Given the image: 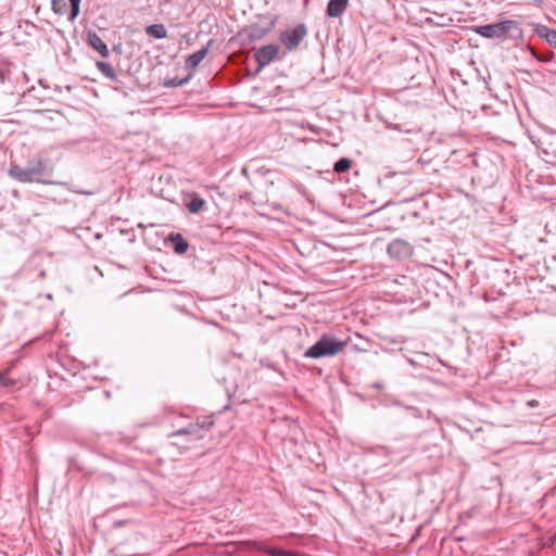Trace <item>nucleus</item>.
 <instances>
[{
    "mask_svg": "<svg viewBox=\"0 0 556 556\" xmlns=\"http://www.w3.org/2000/svg\"><path fill=\"white\" fill-rule=\"evenodd\" d=\"M514 31L521 34L518 22L513 20L475 27L476 34L489 39L505 38L508 35L513 36Z\"/></svg>",
    "mask_w": 556,
    "mask_h": 556,
    "instance_id": "obj_3",
    "label": "nucleus"
},
{
    "mask_svg": "<svg viewBox=\"0 0 556 556\" xmlns=\"http://www.w3.org/2000/svg\"><path fill=\"white\" fill-rule=\"evenodd\" d=\"M146 34L155 39H163L167 31L163 24H152L146 27Z\"/></svg>",
    "mask_w": 556,
    "mask_h": 556,
    "instance_id": "obj_15",
    "label": "nucleus"
},
{
    "mask_svg": "<svg viewBox=\"0 0 556 556\" xmlns=\"http://www.w3.org/2000/svg\"><path fill=\"white\" fill-rule=\"evenodd\" d=\"M97 68L110 80H116V73L110 63L98 61L96 63Z\"/></svg>",
    "mask_w": 556,
    "mask_h": 556,
    "instance_id": "obj_16",
    "label": "nucleus"
},
{
    "mask_svg": "<svg viewBox=\"0 0 556 556\" xmlns=\"http://www.w3.org/2000/svg\"><path fill=\"white\" fill-rule=\"evenodd\" d=\"M68 1L71 3V13H70L68 20L73 22L79 14L80 0H68Z\"/></svg>",
    "mask_w": 556,
    "mask_h": 556,
    "instance_id": "obj_21",
    "label": "nucleus"
},
{
    "mask_svg": "<svg viewBox=\"0 0 556 556\" xmlns=\"http://www.w3.org/2000/svg\"><path fill=\"white\" fill-rule=\"evenodd\" d=\"M213 426L214 420L212 417H202L198 418L195 422L189 424L188 426L170 433L169 437L173 438L187 435L190 437L191 440H201L206 435Z\"/></svg>",
    "mask_w": 556,
    "mask_h": 556,
    "instance_id": "obj_4",
    "label": "nucleus"
},
{
    "mask_svg": "<svg viewBox=\"0 0 556 556\" xmlns=\"http://www.w3.org/2000/svg\"><path fill=\"white\" fill-rule=\"evenodd\" d=\"M346 346V342L339 341L330 336H323L315 344L308 348L304 357L307 358H321L327 356H334L342 352Z\"/></svg>",
    "mask_w": 556,
    "mask_h": 556,
    "instance_id": "obj_2",
    "label": "nucleus"
},
{
    "mask_svg": "<svg viewBox=\"0 0 556 556\" xmlns=\"http://www.w3.org/2000/svg\"><path fill=\"white\" fill-rule=\"evenodd\" d=\"M123 525H124V521H123V520L116 521V522L114 523V526H115V527H121V526H123Z\"/></svg>",
    "mask_w": 556,
    "mask_h": 556,
    "instance_id": "obj_25",
    "label": "nucleus"
},
{
    "mask_svg": "<svg viewBox=\"0 0 556 556\" xmlns=\"http://www.w3.org/2000/svg\"><path fill=\"white\" fill-rule=\"evenodd\" d=\"M536 59H538L539 61H541V62H547V61H549V60H551V56H543V58H539V56H536Z\"/></svg>",
    "mask_w": 556,
    "mask_h": 556,
    "instance_id": "obj_24",
    "label": "nucleus"
},
{
    "mask_svg": "<svg viewBox=\"0 0 556 556\" xmlns=\"http://www.w3.org/2000/svg\"><path fill=\"white\" fill-rule=\"evenodd\" d=\"M535 33L539 37L544 38L549 46L556 48V30L545 25H538Z\"/></svg>",
    "mask_w": 556,
    "mask_h": 556,
    "instance_id": "obj_14",
    "label": "nucleus"
},
{
    "mask_svg": "<svg viewBox=\"0 0 556 556\" xmlns=\"http://www.w3.org/2000/svg\"><path fill=\"white\" fill-rule=\"evenodd\" d=\"M206 202L203 198H201L197 193H192L189 197V200L186 202V207L192 214H198L203 211Z\"/></svg>",
    "mask_w": 556,
    "mask_h": 556,
    "instance_id": "obj_13",
    "label": "nucleus"
},
{
    "mask_svg": "<svg viewBox=\"0 0 556 556\" xmlns=\"http://www.w3.org/2000/svg\"><path fill=\"white\" fill-rule=\"evenodd\" d=\"M349 0H329L326 13L329 17H340L346 10Z\"/></svg>",
    "mask_w": 556,
    "mask_h": 556,
    "instance_id": "obj_11",
    "label": "nucleus"
},
{
    "mask_svg": "<svg viewBox=\"0 0 556 556\" xmlns=\"http://www.w3.org/2000/svg\"><path fill=\"white\" fill-rule=\"evenodd\" d=\"M241 544L249 551H261L270 556H298L293 552L283 551L277 547H268L257 541H244Z\"/></svg>",
    "mask_w": 556,
    "mask_h": 556,
    "instance_id": "obj_7",
    "label": "nucleus"
},
{
    "mask_svg": "<svg viewBox=\"0 0 556 556\" xmlns=\"http://www.w3.org/2000/svg\"><path fill=\"white\" fill-rule=\"evenodd\" d=\"M306 35V26L304 24H299L291 30L282 31L280 35V41L287 50L291 51L299 47Z\"/></svg>",
    "mask_w": 556,
    "mask_h": 556,
    "instance_id": "obj_5",
    "label": "nucleus"
},
{
    "mask_svg": "<svg viewBox=\"0 0 556 556\" xmlns=\"http://www.w3.org/2000/svg\"><path fill=\"white\" fill-rule=\"evenodd\" d=\"M387 252L391 257L401 258L408 256L412 253V248L408 242L395 239L388 244Z\"/></svg>",
    "mask_w": 556,
    "mask_h": 556,
    "instance_id": "obj_8",
    "label": "nucleus"
},
{
    "mask_svg": "<svg viewBox=\"0 0 556 556\" xmlns=\"http://www.w3.org/2000/svg\"><path fill=\"white\" fill-rule=\"evenodd\" d=\"M352 166V161L348 157L339 159L333 165V172L337 174H343L348 172Z\"/></svg>",
    "mask_w": 556,
    "mask_h": 556,
    "instance_id": "obj_18",
    "label": "nucleus"
},
{
    "mask_svg": "<svg viewBox=\"0 0 556 556\" xmlns=\"http://www.w3.org/2000/svg\"><path fill=\"white\" fill-rule=\"evenodd\" d=\"M280 47L278 45H267L256 50L254 59L258 65V70L267 66L278 55Z\"/></svg>",
    "mask_w": 556,
    "mask_h": 556,
    "instance_id": "obj_6",
    "label": "nucleus"
},
{
    "mask_svg": "<svg viewBox=\"0 0 556 556\" xmlns=\"http://www.w3.org/2000/svg\"><path fill=\"white\" fill-rule=\"evenodd\" d=\"M527 404H528V406L534 407V406H536V405H538V401H535V400H531V401H529Z\"/></svg>",
    "mask_w": 556,
    "mask_h": 556,
    "instance_id": "obj_23",
    "label": "nucleus"
},
{
    "mask_svg": "<svg viewBox=\"0 0 556 556\" xmlns=\"http://www.w3.org/2000/svg\"><path fill=\"white\" fill-rule=\"evenodd\" d=\"M87 43L98 51L100 55L104 59L109 58L110 51L108 46L103 42V40L98 36L96 31L89 30L87 33Z\"/></svg>",
    "mask_w": 556,
    "mask_h": 556,
    "instance_id": "obj_9",
    "label": "nucleus"
},
{
    "mask_svg": "<svg viewBox=\"0 0 556 556\" xmlns=\"http://www.w3.org/2000/svg\"><path fill=\"white\" fill-rule=\"evenodd\" d=\"M168 240L172 243L175 253L185 254L188 251L189 243L181 233L172 232L168 236Z\"/></svg>",
    "mask_w": 556,
    "mask_h": 556,
    "instance_id": "obj_12",
    "label": "nucleus"
},
{
    "mask_svg": "<svg viewBox=\"0 0 556 556\" xmlns=\"http://www.w3.org/2000/svg\"><path fill=\"white\" fill-rule=\"evenodd\" d=\"M214 41L210 40L206 45V47L198 50L197 52L190 54L186 59V67L187 68H195L207 55L210 48L213 46Z\"/></svg>",
    "mask_w": 556,
    "mask_h": 556,
    "instance_id": "obj_10",
    "label": "nucleus"
},
{
    "mask_svg": "<svg viewBox=\"0 0 556 556\" xmlns=\"http://www.w3.org/2000/svg\"><path fill=\"white\" fill-rule=\"evenodd\" d=\"M189 79H190L189 76L185 77V78L175 77V78L165 80L164 86L168 87V88L180 87V86H184L185 84H187L189 81Z\"/></svg>",
    "mask_w": 556,
    "mask_h": 556,
    "instance_id": "obj_20",
    "label": "nucleus"
},
{
    "mask_svg": "<svg viewBox=\"0 0 556 556\" xmlns=\"http://www.w3.org/2000/svg\"><path fill=\"white\" fill-rule=\"evenodd\" d=\"M269 31V28L261 27L258 25H252L249 29V38L251 41H256L265 37Z\"/></svg>",
    "mask_w": 556,
    "mask_h": 556,
    "instance_id": "obj_17",
    "label": "nucleus"
},
{
    "mask_svg": "<svg viewBox=\"0 0 556 556\" xmlns=\"http://www.w3.org/2000/svg\"><path fill=\"white\" fill-rule=\"evenodd\" d=\"M51 8L54 13L62 15L65 13V10L67 8V2H66V0H52Z\"/></svg>",
    "mask_w": 556,
    "mask_h": 556,
    "instance_id": "obj_19",
    "label": "nucleus"
},
{
    "mask_svg": "<svg viewBox=\"0 0 556 556\" xmlns=\"http://www.w3.org/2000/svg\"><path fill=\"white\" fill-rule=\"evenodd\" d=\"M13 197L18 198V191L17 190L13 191Z\"/></svg>",
    "mask_w": 556,
    "mask_h": 556,
    "instance_id": "obj_26",
    "label": "nucleus"
},
{
    "mask_svg": "<svg viewBox=\"0 0 556 556\" xmlns=\"http://www.w3.org/2000/svg\"><path fill=\"white\" fill-rule=\"evenodd\" d=\"M15 384V381L8 378L5 374L0 372V387L10 388Z\"/></svg>",
    "mask_w": 556,
    "mask_h": 556,
    "instance_id": "obj_22",
    "label": "nucleus"
},
{
    "mask_svg": "<svg viewBox=\"0 0 556 556\" xmlns=\"http://www.w3.org/2000/svg\"><path fill=\"white\" fill-rule=\"evenodd\" d=\"M8 174L10 177L18 182H41L46 180L42 177L47 176L48 173V161L41 157H36L27 163V166L22 167L13 164L10 166Z\"/></svg>",
    "mask_w": 556,
    "mask_h": 556,
    "instance_id": "obj_1",
    "label": "nucleus"
}]
</instances>
